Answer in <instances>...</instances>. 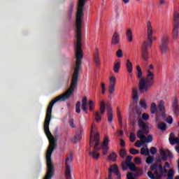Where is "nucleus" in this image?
<instances>
[{
    "instance_id": "obj_46",
    "label": "nucleus",
    "mask_w": 179,
    "mask_h": 179,
    "mask_svg": "<svg viewBox=\"0 0 179 179\" xmlns=\"http://www.w3.org/2000/svg\"><path fill=\"white\" fill-rule=\"evenodd\" d=\"M130 141L131 142H135V139H136V136H135V134L131 133L130 134Z\"/></svg>"
},
{
    "instance_id": "obj_37",
    "label": "nucleus",
    "mask_w": 179,
    "mask_h": 179,
    "mask_svg": "<svg viewBox=\"0 0 179 179\" xmlns=\"http://www.w3.org/2000/svg\"><path fill=\"white\" fill-rule=\"evenodd\" d=\"M94 102H93V101L90 100L88 101V106H89V110L90 111H93V110H94Z\"/></svg>"
},
{
    "instance_id": "obj_33",
    "label": "nucleus",
    "mask_w": 179,
    "mask_h": 179,
    "mask_svg": "<svg viewBox=\"0 0 179 179\" xmlns=\"http://www.w3.org/2000/svg\"><path fill=\"white\" fill-rule=\"evenodd\" d=\"M94 117L95 121H96V122H100V121H101V115H100V113L95 112L94 113Z\"/></svg>"
},
{
    "instance_id": "obj_55",
    "label": "nucleus",
    "mask_w": 179,
    "mask_h": 179,
    "mask_svg": "<svg viewBox=\"0 0 179 179\" xmlns=\"http://www.w3.org/2000/svg\"><path fill=\"white\" fill-rule=\"evenodd\" d=\"M120 146L124 148L125 146V141L123 139H120Z\"/></svg>"
},
{
    "instance_id": "obj_52",
    "label": "nucleus",
    "mask_w": 179,
    "mask_h": 179,
    "mask_svg": "<svg viewBox=\"0 0 179 179\" xmlns=\"http://www.w3.org/2000/svg\"><path fill=\"white\" fill-rule=\"evenodd\" d=\"M102 150H103V155H107V152H108V147H106V148H104V147H102Z\"/></svg>"
},
{
    "instance_id": "obj_3",
    "label": "nucleus",
    "mask_w": 179,
    "mask_h": 179,
    "mask_svg": "<svg viewBox=\"0 0 179 179\" xmlns=\"http://www.w3.org/2000/svg\"><path fill=\"white\" fill-rule=\"evenodd\" d=\"M147 36L148 41L144 42L142 48V59L145 62L149 59L148 49L152 47V43H153V29H152V24L150 21L147 22Z\"/></svg>"
},
{
    "instance_id": "obj_23",
    "label": "nucleus",
    "mask_w": 179,
    "mask_h": 179,
    "mask_svg": "<svg viewBox=\"0 0 179 179\" xmlns=\"http://www.w3.org/2000/svg\"><path fill=\"white\" fill-rule=\"evenodd\" d=\"M141 155L144 156H149V155H150V151L149 150V148H148V145H145V148H141Z\"/></svg>"
},
{
    "instance_id": "obj_17",
    "label": "nucleus",
    "mask_w": 179,
    "mask_h": 179,
    "mask_svg": "<svg viewBox=\"0 0 179 179\" xmlns=\"http://www.w3.org/2000/svg\"><path fill=\"white\" fill-rule=\"evenodd\" d=\"M111 44L113 45H117V44H120V36H118V33L115 31L111 39Z\"/></svg>"
},
{
    "instance_id": "obj_39",
    "label": "nucleus",
    "mask_w": 179,
    "mask_h": 179,
    "mask_svg": "<svg viewBox=\"0 0 179 179\" xmlns=\"http://www.w3.org/2000/svg\"><path fill=\"white\" fill-rule=\"evenodd\" d=\"M81 140H82V135L79 134H76L74 137V141L76 143H78V142H80Z\"/></svg>"
},
{
    "instance_id": "obj_13",
    "label": "nucleus",
    "mask_w": 179,
    "mask_h": 179,
    "mask_svg": "<svg viewBox=\"0 0 179 179\" xmlns=\"http://www.w3.org/2000/svg\"><path fill=\"white\" fill-rule=\"evenodd\" d=\"M110 85L108 88V92L110 94H113L114 93V90H115V83H117V78L115 76H112L109 78Z\"/></svg>"
},
{
    "instance_id": "obj_24",
    "label": "nucleus",
    "mask_w": 179,
    "mask_h": 179,
    "mask_svg": "<svg viewBox=\"0 0 179 179\" xmlns=\"http://www.w3.org/2000/svg\"><path fill=\"white\" fill-rule=\"evenodd\" d=\"M126 68H127V71L129 72V73H131V72L134 69V66H132V62H131V61L127 60Z\"/></svg>"
},
{
    "instance_id": "obj_5",
    "label": "nucleus",
    "mask_w": 179,
    "mask_h": 179,
    "mask_svg": "<svg viewBox=\"0 0 179 179\" xmlns=\"http://www.w3.org/2000/svg\"><path fill=\"white\" fill-rule=\"evenodd\" d=\"M94 142L96 143V146H99V145H100V134L97 132V127H96V124H92L90 137V146L91 148L94 145Z\"/></svg>"
},
{
    "instance_id": "obj_22",
    "label": "nucleus",
    "mask_w": 179,
    "mask_h": 179,
    "mask_svg": "<svg viewBox=\"0 0 179 179\" xmlns=\"http://www.w3.org/2000/svg\"><path fill=\"white\" fill-rule=\"evenodd\" d=\"M107 115H108V122L109 123L113 122V117L114 115L113 113V108H108Z\"/></svg>"
},
{
    "instance_id": "obj_42",
    "label": "nucleus",
    "mask_w": 179,
    "mask_h": 179,
    "mask_svg": "<svg viewBox=\"0 0 179 179\" xmlns=\"http://www.w3.org/2000/svg\"><path fill=\"white\" fill-rule=\"evenodd\" d=\"M129 153L131 155H138V153H139V150L135 149V148H131L129 150Z\"/></svg>"
},
{
    "instance_id": "obj_21",
    "label": "nucleus",
    "mask_w": 179,
    "mask_h": 179,
    "mask_svg": "<svg viewBox=\"0 0 179 179\" xmlns=\"http://www.w3.org/2000/svg\"><path fill=\"white\" fill-rule=\"evenodd\" d=\"M157 128L161 132H166L167 131V124L164 122H159Z\"/></svg>"
},
{
    "instance_id": "obj_48",
    "label": "nucleus",
    "mask_w": 179,
    "mask_h": 179,
    "mask_svg": "<svg viewBox=\"0 0 179 179\" xmlns=\"http://www.w3.org/2000/svg\"><path fill=\"white\" fill-rule=\"evenodd\" d=\"M101 93L102 94H104L106 93V84L104 83H102L101 84Z\"/></svg>"
},
{
    "instance_id": "obj_44",
    "label": "nucleus",
    "mask_w": 179,
    "mask_h": 179,
    "mask_svg": "<svg viewBox=\"0 0 179 179\" xmlns=\"http://www.w3.org/2000/svg\"><path fill=\"white\" fill-rule=\"evenodd\" d=\"M134 163L135 164H141L142 163V159H141V157H137L134 158Z\"/></svg>"
},
{
    "instance_id": "obj_29",
    "label": "nucleus",
    "mask_w": 179,
    "mask_h": 179,
    "mask_svg": "<svg viewBox=\"0 0 179 179\" xmlns=\"http://www.w3.org/2000/svg\"><path fill=\"white\" fill-rule=\"evenodd\" d=\"M141 115H142V111L141 110V109H135V112H134V117L136 118V120H142V119H139Z\"/></svg>"
},
{
    "instance_id": "obj_63",
    "label": "nucleus",
    "mask_w": 179,
    "mask_h": 179,
    "mask_svg": "<svg viewBox=\"0 0 179 179\" xmlns=\"http://www.w3.org/2000/svg\"><path fill=\"white\" fill-rule=\"evenodd\" d=\"M155 122H157V115L155 117Z\"/></svg>"
},
{
    "instance_id": "obj_62",
    "label": "nucleus",
    "mask_w": 179,
    "mask_h": 179,
    "mask_svg": "<svg viewBox=\"0 0 179 179\" xmlns=\"http://www.w3.org/2000/svg\"><path fill=\"white\" fill-rule=\"evenodd\" d=\"M176 151L179 153V147L176 148Z\"/></svg>"
},
{
    "instance_id": "obj_53",
    "label": "nucleus",
    "mask_w": 179,
    "mask_h": 179,
    "mask_svg": "<svg viewBox=\"0 0 179 179\" xmlns=\"http://www.w3.org/2000/svg\"><path fill=\"white\" fill-rule=\"evenodd\" d=\"M127 177V179H135V178H134V173H128Z\"/></svg>"
},
{
    "instance_id": "obj_20",
    "label": "nucleus",
    "mask_w": 179,
    "mask_h": 179,
    "mask_svg": "<svg viewBox=\"0 0 179 179\" xmlns=\"http://www.w3.org/2000/svg\"><path fill=\"white\" fill-rule=\"evenodd\" d=\"M87 97H84L82 99V110L83 111H84V113H85V114H87Z\"/></svg>"
},
{
    "instance_id": "obj_30",
    "label": "nucleus",
    "mask_w": 179,
    "mask_h": 179,
    "mask_svg": "<svg viewBox=\"0 0 179 179\" xmlns=\"http://www.w3.org/2000/svg\"><path fill=\"white\" fill-rule=\"evenodd\" d=\"M121 68V63H120L119 62H117L114 67H113V71L115 72V73H117V72H120V69Z\"/></svg>"
},
{
    "instance_id": "obj_34",
    "label": "nucleus",
    "mask_w": 179,
    "mask_h": 179,
    "mask_svg": "<svg viewBox=\"0 0 179 179\" xmlns=\"http://www.w3.org/2000/svg\"><path fill=\"white\" fill-rule=\"evenodd\" d=\"M139 104L141 108H143L144 110H146L148 108V105L146 104V101H145V99L141 100Z\"/></svg>"
},
{
    "instance_id": "obj_60",
    "label": "nucleus",
    "mask_w": 179,
    "mask_h": 179,
    "mask_svg": "<svg viewBox=\"0 0 179 179\" xmlns=\"http://www.w3.org/2000/svg\"><path fill=\"white\" fill-rule=\"evenodd\" d=\"M82 134H83V129H80V134H78L79 135H82Z\"/></svg>"
},
{
    "instance_id": "obj_7",
    "label": "nucleus",
    "mask_w": 179,
    "mask_h": 179,
    "mask_svg": "<svg viewBox=\"0 0 179 179\" xmlns=\"http://www.w3.org/2000/svg\"><path fill=\"white\" fill-rule=\"evenodd\" d=\"M166 117H167V114H166L164 101L163 100H160L157 106V118L158 120L164 121V120H166Z\"/></svg>"
},
{
    "instance_id": "obj_6",
    "label": "nucleus",
    "mask_w": 179,
    "mask_h": 179,
    "mask_svg": "<svg viewBox=\"0 0 179 179\" xmlns=\"http://www.w3.org/2000/svg\"><path fill=\"white\" fill-rule=\"evenodd\" d=\"M178 30H179V13L175 11L173 13V24L172 29V36L174 40L178 38Z\"/></svg>"
},
{
    "instance_id": "obj_18",
    "label": "nucleus",
    "mask_w": 179,
    "mask_h": 179,
    "mask_svg": "<svg viewBox=\"0 0 179 179\" xmlns=\"http://www.w3.org/2000/svg\"><path fill=\"white\" fill-rule=\"evenodd\" d=\"M131 96L134 103H138L139 101V94H138V88H134L131 92Z\"/></svg>"
},
{
    "instance_id": "obj_32",
    "label": "nucleus",
    "mask_w": 179,
    "mask_h": 179,
    "mask_svg": "<svg viewBox=\"0 0 179 179\" xmlns=\"http://www.w3.org/2000/svg\"><path fill=\"white\" fill-rule=\"evenodd\" d=\"M100 113L102 115L104 114V113H106V103H104V101L101 102Z\"/></svg>"
},
{
    "instance_id": "obj_14",
    "label": "nucleus",
    "mask_w": 179,
    "mask_h": 179,
    "mask_svg": "<svg viewBox=\"0 0 179 179\" xmlns=\"http://www.w3.org/2000/svg\"><path fill=\"white\" fill-rule=\"evenodd\" d=\"M99 150H100V147H99V145H96V143H95V145L94 146L93 151L89 152L90 156H91L92 157V159L97 160V159H99V157H100V154L97 153V152H99Z\"/></svg>"
},
{
    "instance_id": "obj_11",
    "label": "nucleus",
    "mask_w": 179,
    "mask_h": 179,
    "mask_svg": "<svg viewBox=\"0 0 179 179\" xmlns=\"http://www.w3.org/2000/svg\"><path fill=\"white\" fill-rule=\"evenodd\" d=\"M148 176L151 179H157V162L151 166L150 171L148 172Z\"/></svg>"
},
{
    "instance_id": "obj_51",
    "label": "nucleus",
    "mask_w": 179,
    "mask_h": 179,
    "mask_svg": "<svg viewBox=\"0 0 179 179\" xmlns=\"http://www.w3.org/2000/svg\"><path fill=\"white\" fill-rule=\"evenodd\" d=\"M74 122H75V120H74L73 119H71V120H69V125H70V127H71V128H75V127H76Z\"/></svg>"
},
{
    "instance_id": "obj_45",
    "label": "nucleus",
    "mask_w": 179,
    "mask_h": 179,
    "mask_svg": "<svg viewBox=\"0 0 179 179\" xmlns=\"http://www.w3.org/2000/svg\"><path fill=\"white\" fill-rule=\"evenodd\" d=\"M117 114L119 124L120 125H121V124H122V119H121V113H120V110H118V109L117 110Z\"/></svg>"
},
{
    "instance_id": "obj_61",
    "label": "nucleus",
    "mask_w": 179,
    "mask_h": 179,
    "mask_svg": "<svg viewBox=\"0 0 179 179\" xmlns=\"http://www.w3.org/2000/svg\"><path fill=\"white\" fill-rule=\"evenodd\" d=\"M150 69H153V65L152 64L150 65Z\"/></svg>"
},
{
    "instance_id": "obj_1",
    "label": "nucleus",
    "mask_w": 179,
    "mask_h": 179,
    "mask_svg": "<svg viewBox=\"0 0 179 179\" xmlns=\"http://www.w3.org/2000/svg\"><path fill=\"white\" fill-rule=\"evenodd\" d=\"M138 127L141 128V130L137 131V138L140 139V141H137L134 144L136 148H141L142 145H145L146 143H150L153 142V136L152 135H148L146 137V135L149 134V127L143 120H138Z\"/></svg>"
},
{
    "instance_id": "obj_9",
    "label": "nucleus",
    "mask_w": 179,
    "mask_h": 179,
    "mask_svg": "<svg viewBox=\"0 0 179 179\" xmlns=\"http://www.w3.org/2000/svg\"><path fill=\"white\" fill-rule=\"evenodd\" d=\"M72 160H73V155L72 154H69V157L66 159V179L72 178V176L71 175V163L72 162Z\"/></svg>"
},
{
    "instance_id": "obj_25",
    "label": "nucleus",
    "mask_w": 179,
    "mask_h": 179,
    "mask_svg": "<svg viewBox=\"0 0 179 179\" xmlns=\"http://www.w3.org/2000/svg\"><path fill=\"white\" fill-rule=\"evenodd\" d=\"M126 167L127 170H128V168L130 171H136V166H135V164L133 162L130 164H127V165L124 166Z\"/></svg>"
},
{
    "instance_id": "obj_47",
    "label": "nucleus",
    "mask_w": 179,
    "mask_h": 179,
    "mask_svg": "<svg viewBox=\"0 0 179 179\" xmlns=\"http://www.w3.org/2000/svg\"><path fill=\"white\" fill-rule=\"evenodd\" d=\"M116 55L117 58H122V50L121 49L118 50L116 52Z\"/></svg>"
},
{
    "instance_id": "obj_56",
    "label": "nucleus",
    "mask_w": 179,
    "mask_h": 179,
    "mask_svg": "<svg viewBox=\"0 0 179 179\" xmlns=\"http://www.w3.org/2000/svg\"><path fill=\"white\" fill-rule=\"evenodd\" d=\"M162 5H166V1L165 0H160L159 1V6H162Z\"/></svg>"
},
{
    "instance_id": "obj_38",
    "label": "nucleus",
    "mask_w": 179,
    "mask_h": 179,
    "mask_svg": "<svg viewBox=\"0 0 179 179\" xmlns=\"http://www.w3.org/2000/svg\"><path fill=\"white\" fill-rule=\"evenodd\" d=\"M119 155H120V157H122V159L125 158V156H127V150L124 148L121 149L119 152Z\"/></svg>"
},
{
    "instance_id": "obj_49",
    "label": "nucleus",
    "mask_w": 179,
    "mask_h": 179,
    "mask_svg": "<svg viewBox=\"0 0 179 179\" xmlns=\"http://www.w3.org/2000/svg\"><path fill=\"white\" fill-rule=\"evenodd\" d=\"M142 118L143 121H148V120H149V115L147 113H143Z\"/></svg>"
},
{
    "instance_id": "obj_54",
    "label": "nucleus",
    "mask_w": 179,
    "mask_h": 179,
    "mask_svg": "<svg viewBox=\"0 0 179 179\" xmlns=\"http://www.w3.org/2000/svg\"><path fill=\"white\" fill-rule=\"evenodd\" d=\"M135 171L136 172V176H142V170L136 169Z\"/></svg>"
},
{
    "instance_id": "obj_19",
    "label": "nucleus",
    "mask_w": 179,
    "mask_h": 179,
    "mask_svg": "<svg viewBox=\"0 0 179 179\" xmlns=\"http://www.w3.org/2000/svg\"><path fill=\"white\" fill-rule=\"evenodd\" d=\"M94 61L95 62L96 66H100V52L97 48H96V51L94 55Z\"/></svg>"
},
{
    "instance_id": "obj_36",
    "label": "nucleus",
    "mask_w": 179,
    "mask_h": 179,
    "mask_svg": "<svg viewBox=\"0 0 179 179\" xmlns=\"http://www.w3.org/2000/svg\"><path fill=\"white\" fill-rule=\"evenodd\" d=\"M108 159L112 160V162H116V160H117V154H115V152H112L108 156Z\"/></svg>"
},
{
    "instance_id": "obj_12",
    "label": "nucleus",
    "mask_w": 179,
    "mask_h": 179,
    "mask_svg": "<svg viewBox=\"0 0 179 179\" xmlns=\"http://www.w3.org/2000/svg\"><path fill=\"white\" fill-rule=\"evenodd\" d=\"M172 111L175 114L176 117L179 115V106H178V98L175 96L172 101Z\"/></svg>"
},
{
    "instance_id": "obj_59",
    "label": "nucleus",
    "mask_w": 179,
    "mask_h": 179,
    "mask_svg": "<svg viewBox=\"0 0 179 179\" xmlns=\"http://www.w3.org/2000/svg\"><path fill=\"white\" fill-rule=\"evenodd\" d=\"M71 10L72 11V10L73 9V3L71 4V7H70Z\"/></svg>"
},
{
    "instance_id": "obj_8",
    "label": "nucleus",
    "mask_w": 179,
    "mask_h": 179,
    "mask_svg": "<svg viewBox=\"0 0 179 179\" xmlns=\"http://www.w3.org/2000/svg\"><path fill=\"white\" fill-rule=\"evenodd\" d=\"M169 157L170 159H173V153L170 152L169 150H164L163 148H161L159 150V157L157 158V163H160L162 160V162H166L168 160Z\"/></svg>"
},
{
    "instance_id": "obj_4",
    "label": "nucleus",
    "mask_w": 179,
    "mask_h": 179,
    "mask_svg": "<svg viewBox=\"0 0 179 179\" xmlns=\"http://www.w3.org/2000/svg\"><path fill=\"white\" fill-rule=\"evenodd\" d=\"M155 79V74L150 71V69L147 71V78H141L139 81V92L145 93L148 92L150 88V86L153 85V80Z\"/></svg>"
},
{
    "instance_id": "obj_35",
    "label": "nucleus",
    "mask_w": 179,
    "mask_h": 179,
    "mask_svg": "<svg viewBox=\"0 0 179 179\" xmlns=\"http://www.w3.org/2000/svg\"><path fill=\"white\" fill-rule=\"evenodd\" d=\"M155 162V157L154 156H148L145 160L147 164H152Z\"/></svg>"
},
{
    "instance_id": "obj_40",
    "label": "nucleus",
    "mask_w": 179,
    "mask_h": 179,
    "mask_svg": "<svg viewBox=\"0 0 179 179\" xmlns=\"http://www.w3.org/2000/svg\"><path fill=\"white\" fill-rule=\"evenodd\" d=\"M76 112L77 114H80V101H77L76 104Z\"/></svg>"
},
{
    "instance_id": "obj_58",
    "label": "nucleus",
    "mask_w": 179,
    "mask_h": 179,
    "mask_svg": "<svg viewBox=\"0 0 179 179\" xmlns=\"http://www.w3.org/2000/svg\"><path fill=\"white\" fill-rule=\"evenodd\" d=\"M122 1L124 2V3H128V2H129V0H122Z\"/></svg>"
},
{
    "instance_id": "obj_43",
    "label": "nucleus",
    "mask_w": 179,
    "mask_h": 179,
    "mask_svg": "<svg viewBox=\"0 0 179 179\" xmlns=\"http://www.w3.org/2000/svg\"><path fill=\"white\" fill-rule=\"evenodd\" d=\"M150 153H151V155H156V153H157V148L155 147H152L150 149Z\"/></svg>"
},
{
    "instance_id": "obj_16",
    "label": "nucleus",
    "mask_w": 179,
    "mask_h": 179,
    "mask_svg": "<svg viewBox=\"0 0 179 179\" xmlns=\"http://www.w3.org/2000/svg\"><path fill=\"white\" fill-rule=\"evenodd\" d=\"M132 159H134V157H132L131 155H128L127 157H126L125 162L122 163V170H123V171H127V168L125 167V166H127L128 164L132 163Z\"/></svg>"
},
{
    "instance_id": "obj_2",
    "label": "nucleus",
    "mask_w": 179,
    "mask_h": 179,
    "mask_svg": "<svg viewBox=\"0 0 179 179\" xmlns=\"http://www.w3.org/2000/svg\"><path fill=\"white\" fill-rule=\"evenodd\" d=\"M85 3L86 0H78V8L76 19L77 34L76 45H82V19H83V8H85Z\"/></svg>"
},
{
    "instance_id": "obj_15",
    "label": "nucleus",
    "mask_w": 179,
    "mask_h": 179,
    "mask_svg": "<svg viewBox=\"0 0 179 179\" xmlns=\"http://www.w3.org/2000/svg\"><path fill=\"white\" fill-rule=\"evenodd\" d=\"M115 169H116V171L117 173H120V171H118V166L117 164H113L112 166H110V167L108 169V178L107 179H111L113 178V173H114V174H115Z\"/></svg>"
},
{
    "instance_id": "obj_28",
    "label": "nucleus",
    "mask_w": 179,
    "mask_h": 179,
    "mask_svg": "<svg viewBox=\"0 0 179 179\" xmlns=\"http://www.w3.org/2000/svg\"><path fill=\"white\" fill-rule=\"evenodd\" d=\"M150 113L151 114H156V113H157V105H156V103H151Z\"/></svg>"
},
{
    "instance_id": "obj_10",
    "label": "nucleus",
    "mask_w": 179,
    "mask_h": 179,
    "mask_svg": "<svg viewBox=\"0 0 179 179\" xmlns=\"http://www.w3.org/2000/svg\"><path fill=\"white\" fill-rule=\"evenodd\" d=\"M167 44H169V36H163L161 41V45L159 46V50L162 55H167L169 49L167 48Z\"/></svg>"
},
{
    "instance_id": "obj_64",
    "label": "nucleus",
    "mask_w": 179,
    "mask_h": 179,
    "mask_svg": "<svg viewBox=\"0 0 179 179\" xmlns=\"http://www.w3.org/2000/svg\"><path fill=\"white\" fill-rule=\"evenodd\" d=\"M175 179H179V176H176Z\"/></svg>"
},
{
    "instance_id": "obj_27",
    "label": "nucleus",
    "mask_w": 179,
    "mask_h": 179,
    "mask_svg": "<svg viewBox=\"0 0 179 179\" xmlns=\"http://www.w3.org/2000/svg\"><path fill=\"white\" fill-rule=\"evenodd\" d=\"M108 143H110V138L108 137V136H106L103 139L102 148H108Z\"/></svg>"
},
{
    "instance_id": "obj_31",
    "label": "nucleus",
    "mask_w": 179,
    "mask_h": 179,
    "mask_svg": "<svg viewBox=\"0 0 179 179\" xmlns=\"http://www.w3.org/2000/svg\"><path fill=\"white\" fill-rule=\"evenodd\" d=\"M136 69H137V78L138 79H142V69H141V66H136Z\"/></svg>"
},
{
    "instance_id": "obj_41",
    "label": "nucleus",
    "mask_w": 179,
    "mask_h": 179,
    "mask_svg": "<svg viewBox=\"0 0 179 179\" xmlns=\"http://www.w3.org/2000/svg\"><path fill=\"white\" fill-rule=\"evenodd\" d=\"M164 120H165L166 122H167L168 124H173V117L169 116L167 117V116H166Z\"/></svg>"
},
{
    "instance_id": "obj_57",
    "label": "nucleus",
    "mask_w": 179,
    "mask_h": 179,
    "mask_svg": "<svg viewBox=\"0 0 179 179\" xmlns=\"http://www.w3.org/2000/svg\"><path fill=\"white\" fill-rule=\"evenodd\" d=\"M118 135H119V136H122V135H124V132L122 131H120L118 132Z\"/></svg>"
},
{
    "instance_id": "obj_26",
    "label": "nucleus",
    "mask_w": 179,
    "mask_h": 179,
    "mask_svg": "<svg viewBox=\"0 0 179 179\" xmlns=\"http://www.w3.org/2000/svg\"><path fill=\"white\" fill-rule=\"evenodd\" d=\"M126 36L129 43H132L134 37L132 36V31L131 29H127L126 32Z\"/></svg>"
},
{
    "instance_id": "obj_50",
    "label": "nucleus",
    "mask_w": 179,
    "mask_h": 179,
    "mask_svg": "<svg viewBox=\"0 0 179 179\" xmlns=\"http://www.w3.org/2000/svg\"><path fill=\"white\" fill-rule=\"evenodd\" d=\"M115 176H117L116 179H121V173L117 171V168H115Z\"/></svg>"
}]
</instances>
